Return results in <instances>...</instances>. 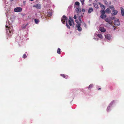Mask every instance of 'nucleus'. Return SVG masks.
Wrapping results in <instances>:
<instances>
[{
	"mask_svg": "<svg viewBox=\"0 0 124 124\" xmlns=\"http://www.w3.org/2000/svg\"><path fill=\"white\" fill-rule=\"evenodd\" d=\"M105 21L106 22L109 23L108 24L112 26V24L113 21L111 20L110 17H108L105 19Z\"/></svg>",
	"mask_w": 124,
	"mask_h": 124,
	"instance_id": "nucleus-4",
	"label": "nucleus"
},
{
	"mask_svg": "<svg viewBox=\"0 0 124 124\" xmlns=\"http://www.w3.org/2000/svg\"><path fill=\"white\" fill-rule=\"evenodd\" d=\"M33 7L37 8V9H40L41 8V6L40 4H36L34 5Z\"/></svg>",
	"mask_w": 124,
	"mask_h": 124,
	"instance_id": "nucleus-10",
	"label": "nucleus"
},
{
	"mask_svg": "<svg viewBox=\"0 0 124 124\" xmlns=\"http://www.w3.org/2000/svg\"><path fill=\"white\" fill-rule=\"evenodd\" d=\"M93 5L95 8L97 9L98 8V7L97 4L96 3H94Z\"/></svg>",
	"mask_w": 124,
	"mask_h": 124,
	"instance_id": "nucleus-29",
	"label": "nucleus"
},
{
	"mask_svg": "<svg viewBox=\"0 0 124 124\" xmlns=\"http://www.w3.org/2000/svg\"><path fill=\"white\" fill-rule=\"evenodd\" d=\"M81 24L80 23H77L76 26L77 30L79 31H81L82 30V29L81 27Z\"/></svg>",
	"mask_w": 124,
	"mask_h": 124,
	"instance_id": "nucleus-7",
	"label": "nucleus"
},
{
	"mask_svg": "<svg viewBox=\"0 0 124 124\" xmlns=\"http://www.w3.org/2000/svg\"><path fill=\"white\" fill-rule=\"evenodd\" d=\"M75 9L76 10V12L78 13V15L80 13L81 11V9L79 7H76Z\"/></svg>",
	"mask_w": 124,
	"mask_h": 124,
	"instance_id": "nucleus-8",
	"label": "nucleus"
},
{
	"mask_svg": "<svg viewBox=\"0 0 124 124\" xmlns=\"http://www.w3.org/2000/svg\"><path fill=\"white\" fill-rule=\"evenodd\" d=\"M104 1L106 5H107L108 4V2L106 0H104Z\"/></svg>",
	"mask_w": 124,
	"mask_h": 124,
	"instance_id": "nucleus-34",
	"label": "nucleus"
},
{
	"mask_svg": "<svg viewBox=\"0 0 124 124\" xmlns=\"http://www.w3.org/2000/svg\"><path fill=\"white\" fill-rule=\"evenodd\" d=\"M77 18V16L75 14L74 15V18L75 19H76Z\"/></svg>",
	"mask_w": 124,
	"mask_h": 124,
	"instance_id": "nucleus-35",
	"label": "nucleus"
},
{
	"mask_svg": "<svg viewBox=\"0 0 124 124\" xmlns=\"http://www.w3.org/2000/svg\"><path fill=\"white\" fill-rule=\"evenodd\" d=\"M34 21L35 23L36 24L38 23L39 22V20L38 19H34Z\"/></svg>",
	"mask_w": 124,
	"mask_h": 124,
	"instance_id": "nucleus-25",
	"label": "nucleus"
},
{
	"mask_svg": "<svg viewBox=\"0 0 124 124\" xmlns=\"http://www.w3.org/2000/svg\"><path fill=\"white\" fill-rule=\"evenodd\" d=\"M60 75L63 77V78H67L68 77V76H67V75H65L64 74H61Z\"/></svg>",
	"mask_w": 124,
	"mask_h": 124,
	"instance_id": "nucleus-18",
	"label": "nucleus"
},
{
	"mask_svg": "<svg viewBox=\"0 0 124 124\" xmlns=\"http://www.w3.org/2000/svg\"><path fill=\"white\" fill-rule=\"evenodd\" d=\"M80 16H81V17L82 18L83 17V15H81Z\"/></svg>",
	"mask_w": 124,
	"mask_h": 124,
	"instance_id": "nucleus-38",
	"label": "nucleus"
},
{
	"mask_svg": "<svg viewBox=\"0 0 124 124\" xmlns=\"http://www.w3.org/2000/svg\"><path fill=\"white\" fill-rule=\"evenodd\" d=\"M25 1H23V2H24V3H25Z\"/></svg>",
	"mask_w": 124,
	"mask_h": 124,
	"instance_id": "nucleus-41",
	"label": "nucleus"
},
{
	"mask_svg": "<svg viewBox=\"0 0 124 124\" xmlns=\"http://www.w3.org/2000/svg\"><path fill=\"white\" fill-rule=\"evenodd\" d=\"M107 16L106 15L104 14H101V17L102 19H103L106 17Z\"/></svg>",
	"mask_w": 124,
	"mask_h": 124,
	"instance_id": "nucleus-19",
	"label": "nucleus"
},
{
	"mask_svg": "<svg viewBox=\"0 0 124 124\" xmlns=\"http://www.w3.org/2000/svg\"><path fill=\"white\" fill-rule=\"evenodd\" d=\"M82 12H84L85 11V9L84 8H83L82 10Z\"/></svg>",
	"mask_w": 124,
	"mask_h": 124,
	"instance_id": "nucleus-37",
	"label": "nucleus"
},
{
	"mask_svg": "<svg viewBox=\"0 0 124 124\" xmlns=\"http://www.w3.org/2000/svg\"><path fill=\"white\" fill-rule=\"evenodd\" d=\"M100 30L101 32H104L106 31V29L103 27H100Z\"/></svg>",
	"mask_w": 124,
	"mask_h": 124,
	"instance_id": "nucleus-13",
	"label": "nucleus"
},
{
	"mask_svg": "<svg viewBox=\"0 0 124 124\" xmlns=\"http://www.w3.org/2000/svg\"><path fill=\"white\" fill-rule=\"evenodd\" d=\"M83 23V24L85 28H87V25L83 21V23Z\"/></svg>",
	"mask_w": 124,
	"mask_h": 124,
	"instance_id": "nucleus-31",
	"label": "nucleus"
},
{
	"mask_svg": "<svg viewBox=\"0 0 124 124\" xmlns=\"http://www.w3.org/2000/svg\"><path fill=\"white\" fill-rule=\"evenodd\" d=\"M46 15H47L48 17L51 16L52 15V12H50V10L47 11L45 12Z\"/></svg>",
	"mask_w": 124,
	"mask_h": 124,
	"instance_id": "nucleus-9",
	"label": "nucleus"
},
{
	"mask_svg": "<svg viewBox=\"0 0 124 124\" xmlns=\"http://www.w3.org/2000/svg\"><path fill=\"white\" fill-rule=\"evenodd\" d=\"M27 56L26 54H24L23 56V58H25L27 57Z\"/></svg>",
	"mask_w": 124,
	"mask_h": 124,
	"instance_id": "nucleus-33",
	"label": "nucleus"
},
{
	"mask_svg": "<svg viewBox=\"0 0 124 124\" xmlns=\"http://www.w3.org/2000/svg\"><path fill=\"white\" fill-rule=\"evenodd\" d=\"M116 100H113L111 102L109 105L112 107V105L114 104L116 102Z\"/></svg>",
	"mask_w": 124,
	"mask_h": 124,
	"instance_id": "nucleus-14",
	"label": "nucleus"
},
{
	"mask_svg": "<svg viewBox=\"0 0 124 124\" xmlns=\"http://www.w3.org/2000/svg\"><path fill=\"white\" fill-rule=\"evenodd\" d=\"M111 107V106L109 105L108 106L107 109V111L108 112H109L111 110L110 108Z\"/></svg>",
	"mask_w": 124,
	"mask_h": 124,
	"instance_id": "nucleus-15",
	"label": "nucleus"
},
{
	"mask_svg": "<svg viewBox=\"0 0 124 124\" xmlns=\"http://www.w3.org/2000/svg\"><path fill=\"white\" fill-rule=\"evenodd\" d=\"M93 84L90 85L88 87V89L89 90H91L92 88L93 87Z\"/></svg>",
	"mask_w": 124,
	"mask_h": 124,
	"instance_id": "nucleus-20",
	"label": "nucleus"
},
{
	"mask_svg": "<svg viewBox=\"0 0 124 124\" xmlns=\"http://www.w3.org/2000/svg\"><path fill=\"white\" fill-rule=\"evenodd\" d=\"M82 18L81 17V16H79L78 17V19L80 21V23H82L83 22V21H82L81 20V19H82Z\"/></svg>",
	"mask_w": 124,
	"mask_h": 124,
	"instance_id": "nucleus-22",
	"label": "nucleus"
},
{
	"mask_svg": "<svg viewBox=\"0 0 124 124\" xmlns=\"http://www.w3.org/2000/svg\"><path fill=\"white\" fill-rule=\"evenodd\" d=\"M114 24L115 25H119L120 24V22L119 20L118 19H116L114 21Z\"/></svg>",
	"mask_w": 124,
	"mask_h": 124,
	"instance_id": "nucleus-11",
	"label": "nucleus"
},
{
	"mask_svg": "<svg viewBox=\"0 0 124 124\" xmlns=\"http://www.w3.org/2000/svg\"><path fill=\"white\" fill-rule=\"evenodd\" d=\"M99 4L100 5L102 9L105 8V6L102 4H101V3H99Z\"/></svg>",
	"mask_w": 124,
	"mask_h": 124,
	"instance_id": "nucleus-24",
	"label": "nucleus"
},
{
	"mask_svg": "<svg viewBox=\"0 0 124 124\" xmlns=\"http://www.w3.org/2000/svg\"><path fill=\"white\" fill-rule=\"evenodd\" d=\"M109 8L112 10H113L115 9V8L113 5L110 6H109Z\"/></svg>",
	"mask_w": 124,
	"mask_h": 124,
	"instance_id": "nucleus-26",
	"label": "nucleus"
},
{
	"mask_svg": "<svg viewBox=\"0 0 124 124\" xmlns=\"http://www.w3.org/2000/svg\"><path fill=\"white\" fill-rule=\"evenodd\" d=\"M118 13V11L115 9L112 10V13H111L112 16H114L116 15Z\"/></svg>",
	"mask_w": 124,
	"mask_h": 124,
	"instance_id": "nucleus-12",
	"label": "nucleus"
},
{
	"mask_svg": "<svg viewBox=\"0 0 124 124\" xmlns=\"http://www.w3.org/2000/svg\"><path fill=\"white\" fill-rule=\"evenodd\" d=\"M97 36L99 37L101 39H102L103 38V36L101 34H95L94 36V39L95 40H99V39L96 37Z\"/></svg>",
	"mask_w": 124,
	"mask_h": 124,
	"instance_id": "nucleus-3",
	"label": "nucleus"
},
{
	"mask_svg": "<svg viewBox=\"0 0 124 124\" xmlns=\"http://www.w3.org/2000/svg\"><path fill=\"white\" fill-rule=\"evenodd\" d=\"M93 9L92 8H90L88 9V12L89 13H90L93 11Z\"/></svg>",
	"mask_w": 124,
	"mask_h": 124,
	"instance_id": "nucleus-17",
	"label": "nucleus"
},
{
	"mask_svg": "<svg viewBox=\"0 0 124 124\" xmlns=\"http://www.w3.org/2000/svg\"><path fill=\"white\" fill-rule=\"evenodd\" d=\"M57 53L59 54H60L61 53V49L59 48H58V49Z\"/></svg>",
	"mask_w": 124,
	"mask_h": 124,
	"instance_id": "nucleus-23",
	"label": "nucleus"
},
{
	"mask_svg": "<svg viewBox=\"0 0 124 124\" xmlns=\"http://www.w3.org/2000/svg\"><path fill=\"white\" fill-rule=\"evenodd\" d=\"M82 5L84 4L85 0H80Z\"/></svg>",
	"mask_w": 124,
	"mask_h": 124,
	"instance_id": "nucleus-32",
	"label": "nucleus"
},
{
	"mask_svg": "<svg viewBox=\"0 0 124 124\" xmlns=\"http://www.w3.org/2000/svg\"><path fill=\"white\" fill-rule=\"evenodd\" d=\"M121 14L122 16H124V9H123V8H121Z\"/></svg>",
	"mask_w": 124,
	"mask_h": 124,
	"instance_id": "nucleus-21",
	"label": "nucleus"
},
{
	"mask_svg": "<svg viewBox=\"0 0 124 124\" xmlns=\"http://www.w3.org/2000/svg\"><path fill=\"white\" fill-rule=\"evenodd\" d=\"M105 12L107 13H111V10L109 9L108 8H107L105 10Z\"/></svg>",
	"mask_w": 124,
	"mask_h": 124,
	"instance_id": "nucleus-16",
	"label": "nucleus"
},
{
	"mask_svg": "<svg viewBox=\"0 0 124 124\" xmlns=\"http://www.w3.org/2000/svg\"><path fill=\"white\" fill-rule=\"evenodd\" d=\"M30 0V1H32L33 0Z\"/></svg>",
	"mask_w": 124,
	"mask_h": 124,
	"instance_id": "nucleus-40",
	"label": "nucleus"
},
{
	"mask_svg": "<svg viewBox=\"0 0 124 124\" xmlns=\"http://www.w3.org/2000/svg\"><path fill=\"white\" fill-rule=\"evenodd\" d=\"M101 89V88H99L98 89V90H100Z\"/></svg>",
	"mask_w": 124,
	"mask_h": 124,
	"instance_id": "nucleus-39",
	"label": "nucleus"
},
{
	"mask_svg": "<svg viewBox=\"0 0 124 124\" xmlns=\"http://www.w3.org/2000/svg\"><path fill=\"white\" fill-rule=\"evenodd\" d=\"M14 10L15 12H19L22 11V9L20 7H17L15 8Z\"/></svg>",
	"mask_w": 124,
	"mask_h": 124,
	"instance_id": "nucleus-6",
	"label": "nucleus"
},
{
	"mask_svg": "<svg viewBox=\"0 0 124 124\" xmlns=\"http://www.w3.org/2000/svg\"><path fill=\"white\" fill-rule=\"evenodd\" d=\"M101 12L102 14H104L106 12L104 10H102L101 11Z\"/></svg>",
	"mask_w": 124,
	"mask_h": 124,
	"instance_id": "nucleus-28",
	"label": "nucleus"
},
{
	"mask_svg": "<svg viewBox=\"0 0 124 124\" xmlns=\"http://www.w3.org/2000/svg\"><path fill=\"white\" fill-rule=\"evenodd\" d=\"M67 20L68 18L66 16H63L62 17L61 19L62 22L63 24H64V23L66 22V25L68 28L70 29V26H72L73 27L74 24L73 19H71V18L69 17L68 21V23L69 25H68L67 23Z\"/></svg>",
	"mask_w": 124,
	"mask_h": 124,
	"instance_id": "nucleus-1",
	"label": "nucleus"
},
{
	"mask_svg": "<svg viewBox=\"0 0 124 124\" xmlns=\"http://www.w3.org/2000/svg\"><path fill=\"white\" fill-rule=\"evenodd\" d=\"M75 5H76L78 6H79V5H80V3L79 2L77 1V2H75Z\"/></svg>",
	"mask_w": 124,
	"mask_h": 124,
	"instance_id": "nucleus-30",
	"label": "nucleus"
},
{
	"mask_svg": "<svg viewBox=\"0 0 124 124\" xmlns=\"http://www.w3.org/2000/svg\"><path fill=\"white\" fill-rule=\"evenodd\" d=\"M115 18V17H111V20H112H112L114 19Z\"/></svg>",
	"mask_w": 124,
	"mask_h": 124,
	"instance_id": "nucleus-36",
	"label": "nucleus"
},
{
	"mask_svg": "<svg viewBox=\"0 0 124 124\" xmlns=\"http://www.w3.org/2000/svg\"><path fill=\"white\" fill-rule=\"evenodd\" d=\"M105 37L106 39L109 41L111 40L112 38V36L110 34H106L105 35Z\"/></svg>",
	"mask_w": 124,
	"mask_h": 124,
	"instance_id": "nucleus-5",
	"label": "nucleus"
},
{
	"mask_svg": "<svg viewBox=\"0 0 124 124\" xmlns=\"http://www.w3.org/2000/svg\"><path fill=\"white\" fill-rule=\"evenodd\" d=\"M6 27L8 28V30L7 29H6L7 31V33L8 34V35H9V33L11 34V33L13 32V28L10 24V23L8 21H7Z\"/></svg>",
	"mask_w": 124,
	"mask_h": 124,
	"instance_id": "nucleus-2",
	"label": "nucleus"
},
{
	"mask_svg": "<svg viewBox=\"0 0 124 124\" xmlns=\"http://www.w3.org/2000/svg\"><path fill=\"white\" fill-rule=\"evenodd\" d=\"M27 25H28L27 24H24V25H23L22 26V28L24 29V28H25L26 27V26H27Z\"/></svg>",
	"mask_w": 124,
	"mask_h": 124,
	"instance_id": "nucleus-27",
	"label": "nucleus"
}]
</instances>
